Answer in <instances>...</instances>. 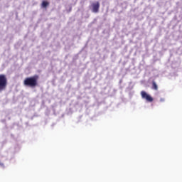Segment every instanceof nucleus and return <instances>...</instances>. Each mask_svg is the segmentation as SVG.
Returning a JSON list of instances; mask_svg holds the SVG:
<instances>
[{"mask_svg":"<svg viewBox=\"0 0 182 182\" xmlns=\"http://www.w3.org/2000/svg\"><path fill=\"white\" fill-rule=\"evenodd\" d=\"M39 80V75H33L31 77H26L23 80V85L26 87H36L38 86V80Z\"/></svg>","mask_w":182,"mask_h":182,"instance_id":"1","label":"nucleus"},{"mask_svg":"<svg viewBox=\"0 0 182 182\" xmlns=\"http://www.w3.org/2000/svg\"><path fill=\"white\" fill-rule=\"evenodd\" d=\"M6 86H8V78H6V75L4 74L0 75V92H4L6 89Z\"/></svg>","mask_w":182,"mask_h":182,"instance_id":"2","label":"nucleus"},{"mask_svg":"<svg viewBox=\"0 0 182 182\" xmlns=\"http://www.w3.org/2000/svg\"><path fill=\"white\" fill-rule=\"evenodd\" d=\"M91 6L92 12H94V14H97V12H99V9H100V3L99 1L92 3Z\"/></svg>","mask_w":182,"mask_h":182,"instance_id":"3","label":"nucleus"},{"mask_svg":"<svg viewBox=\"0 0 182 182\" xmlns=\"http://www.w3.org/2000/svg\"><path fill=\"white\" fill-rule=\"evenodd\" d=\"M141 96L142 99H145L146 102H151L154 100V99L150 96V95L146 93V91H141Z\"/></svg>","mask_w":182,"mask_h":182,"instance_id":"4","label":"nucleus"},{"mask_svg":"<svg viewBox=\"0 0 182 182\" xmlns=\"http://www.w3.org/2000/svg\"><path fill=\"white\" fill-rule=\"evenodd\" d=\"M152 89L154 90H159V86L157 83H156V81H152Z\"/></svg>","mask_w":182,"mask_h":182,"instance_id":"5","label":"nucleus"},{"mask_svg":"<svg viewBox=\"0 0 182 182\" xmlns=\"http://www.w3.org/2000/svg\"><path fill=\"white\" fill-rule=\"evenodd\" d=\"M43 8H46V6H49V2L46 1H43L41 4Z\"/></svg>","mask_w":182,"mask_h":182,"instance_id":"6","label":"nucleus"},{"mask_svg":"<svg viewBox=\"0 0 182 182\" xmlns=\"http://www.w3.org/2000/svg\"><path fill=\"white\" fill-rule=\"evenodd\" d=\"M0 167H2L3 168H5V165L4 164V163L0 161Z\"/></svg>","mask_w":182,"mask_h":182,"instance_id":"7","label":"nucleus"},{"mask_svg":"<svg viewBox=\"0 0 182 182\" xmlns=\"http://www.w3.org/2000/svg\"><path fill=\"white\" fill-rule=\"evenodd\" d=\"M165 100H165L164 98H161V99H160V102H165Z\"/></svg>","mask_w":182,"mask_h":182,"instance_id":"8","label":"nucleus"}]
</instances>
